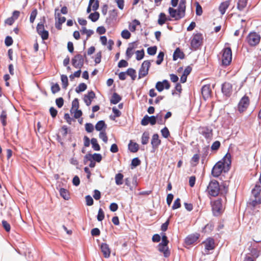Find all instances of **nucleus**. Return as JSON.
<instances>
[{"instance_id":"nucleus-21","label":"nucleus","mask_w":261,"mask_h":261,"mask_svg":"<svg viewBox=\"0 0 261 261\" xmlns=\"http://www.w3.org/2000/svg\"><path fill=\"white\" fill-rule=\"evenodd\" d=\"M137 47L136 42L129 43L126 51L127 59H129L134 54V49Z\"/></svg>"},{"instance_id":"nucleus-29","label":"nucleus","mask_w":261,"mask_h":261,"mask_svg":"<svg viewBox=\"0 0 261 261\" xmlns=\"http://www.w3.org/2000/svg\"><path fill=\"white\" fill-rule=\"evenodd\" d=\"M121 100V97L117 93H114L112 96L110 102L113 104H117Z\"/></svg>"},{"instance_id":"nucleus-56","label":"nucleus","mask_w":261,"mask_h":261,"mask_svg":"<svg viewBox=\"0 0 261 261\" xmlns=\"http://www.w3.org/2000/svg\"><path fill=\"white\" fill-rule=\"evenodd\" d=\"M37 10L36 9H35L34 10H33L31 13V15H30V21L31 23H33L35 19V18L37 16Z\"/></svg>"},{"instance_id":"nucleus-30","label":"nucleus","mask_w":261,"mask_h":261,"mask_svg":"<svg viewBox=\"0 0 261 261\" xmlns=\"http://www.w3.org/2000/svg\"><path fill=\"white\" fill-rule=\"evenodd\" d=\"M128 149L132 152H136L139 150V145L137 143H134L130 141L128 144Z\"/></svg>"},{"instance_id":"nucleus-48","label":"nucleus","mask_w":261,"mask_h":261,"mask_svg":"<svg viewBox=\"0 0 261 261\" xmlns=\"http://www.w3.org/2000/svg\"><path fill=\"white\" fill-rule=\"evenodd\" d=\"M60 90V87L58 83L53 84L51 87V91L53 94H55Z\"/></svg>"},{"instance_id":"nucleus-25","label":"nucleus","mask_w":261,"mask_h":261,"mask_svg":"<svg viewBox=\"0 0 261 261\" xmlns=\"http://www.w3.org/2000/svg\"><path fill=\"white\" fill-rule=\"evenodd\" d=\"M229 5H230V2L229 1H226L224 2H222L220 5L219 7V10L222 15H223L225 13L226 10L228 8Z\"/></svg>"},{"instance_id":"nucleus-13","label":"nucleus","mask_w":261,"mask_h":261,"mask_svg":"<svg viewBox=\"0 0 261 261\" xmlns=\"http://www.w3.org/2000/svg\"><path fill=\"white\" fill-rule=\"evenodd\" d=\"M221 91L226 97H230L232 93V85L229 82H225L222 85Z\"/></svg>"},{"instance_id":"nucleus-57","label":"nucleus","mask_w":261,"mask_h":261,"mask_svg":"<svg viewBox=\"0 0 261 261\" xmlns=\"http://www.w3.org/2000/svg\"><path fill=\"white\" fill-rule=\"evenodd\" d=\"M85 129L88 133H91L94 130V126L92 123H87L85 124Z\"/></svg>"},{"instance_id":"nucleus-11","label":"nucleus","mask_w":261,"mask_h":261,"mask_svg":"<svg viewBox=\"0 0 261 261\" xmlns=\"http://www.w3.org/2000/svg\"><path fill=\"white\" fill-rule=\"evenodd\" d=\"M36 30L38 34L41 36L43 40H47L48 38V32L45 30L43 23L40 22L38 23Z\"/></svg>"},{"instance_id":"nucleus-51","label":"nucleus","mask_w":261,"mask_h":261,"mask_svg":"<svg viewBox=\"0 0 261 261\" xmlns=\"http://www.w3.org/2000/svg\"><path fill=\"white\" fill-rule=\"evenodd\" d=\"M104 218H105L104 212H103V210H102V208H100L98 210L97 219L98 221H101L102 220H103L104 219Z\"/></svg>"},{"instance_id":"nucleus-50","label":"nucleus","mask_w":261,"mask_h":261,"mask_svg":"<svg viewBox=\"0 0 261 261\" xmlns=\"http://www.w3.org/2000/svg\"><path fill=\"white\" fill-rule=\"evenodd\" d=\"M164 57V53L162 51H160L157 57V60L156 63L158 65H160L163 61Z\"/></svg>"},{"instance_id":"nucleus-34","label":"nucleus","mask_w":261,"mask_h":261,"mask_svg":"<svg viewBox=\"0 0 261 261\" xmlns=\"http://www.w3.org/2000/svg\"><path fill=\"white\" fill-rule=\"evenodd\" d=\"M140 24V21L137 19H135L133 21L132 24L130 23L129 24V29L132 32H135L136 30V26L139 25Z\"/></svg>"},{"instance_id":"nucleus-2","label":"nucleus","mask_w":261,"mask_h":261,"mask_svg":"<svg viewBox=\"0 0 261 261\" xmlns=\"http://www.w3.org/2000/svg\"><path fill=\"white\" fill-rule=\"evenodd\" d=\"M186 0H180L177 9L169 7L168 12L170 16L175 20H179L185 16Z\"/></svg>"},{"instance_id":"nucleus-27","label":"nucleus","mask_w":261,"mask_h":261,"mask_svg":"<svg viewBox=\"0 0 261 261\" xmlns=\"http://www.w3.org/2000/svg\"><path fill=\"white\" fill-rule=\"evenodd\" d=\"M167 20H170V19L167 18L165 13H161L159 16L158 23L159 25H162Z\"/></svg>"},{"instance_id":"nucleus-36","label":"nucleus","mask_w":261,"mask_h":261,"mask_svg":"<svg viewBox=\"0 0 261 261\" xmlns=\"http://www.w3.org/2000/svg\"><path fill=\"white\" fill-rule=\"evenodd\" d=\"M149 135L147 132H144L141 137V143L143 145L147 144L149 141Z\"/></svg>"},{"instance_id":"nucleus-55","label":"nucleus","mask_w":261,"mask_h":261,"mask_svg":"<svg viewBox=\"0 0 261 261\" xmlns=\"http://www.w3.org/2000/svg\"><path fill=\"white\" fill-rule=\"evenodd\" d=\"M91 157L92 160L94 162L96 161L97 162H100L102 159L101 154L99 153H94L93 155H91Z\"/></svg>"},{"instance_id":"nucleus-54","label":"nucleus","mask_w":261,"mask_h":261,"mask_svg":"<svg viewBox=\"0 0 261 261\" xmlns=\"http://www.w3.org/2000/svg\"><path fill=\"white\" fill-rule=\"evenodd\" d=\"M121 35L122 37L125 39H129L131 36L130 33L127 30H123L121 32Z\"/></svg>"},{"instance_id":"nucleus-31","label":"nucleus","mask_w":261,"mask_h":261,"mask_svg":"<svg viewBox=\"0 0 261 261\" xmlns=\"http://www.w3.org/2000/svg\"><path fill=\"white\" fill-rule=\"evenodd\" d=\"M7 112L6 111H2L1 115H0V119L1 122L2 123V125L3 126H5L7 125Z\"/></svg>"},{"instance_id":"nucleus-4","label":"nucleus","mask_w":261,"mask_h":261,"mask_svg":"<svg viewBox=\"0 0 261 261\" xmlns=\"http://www.w3.org/2000/svg\"><path fill=\"white\" fill-rule=\"evenodd\" d=\"M222 202L221 198H218L211 202L212 212L214 216H219L223 213L224 209Z\"/></svg>"},{"instance_id":"nucleus-35","label":"nucleus","mask_w":261,"mask_h":261,"mask_svg":"<svg viewBox=\"0 0 261 261\" xmlns=\"http://www.w3.org/2000/svg\"><path fill=\"white\" fill-rule=\"evenodd\" d=\"M112 111L114 113V115L111 116L110 118L113 120H115L116 118L120 117L121 115V112L116 107L112 108Z\"/></svg>"},{"instance_id":"nucleus-63","label":"nucleus","mask_w":261,"mask_h":261,"mask_svg":"<svg viewBox=\"0 0 261 261\" xmlns=\"http://www.w3.org/2000/svg\"><path fill=\"white\" fill-rule=\"evenodd\" d=\"M180 200L179 198H177L174 202V203L172 206L173 210L177 209L180 207Z\"/></svg>"},{"instance_id":"nucleus-5","label":"nucleus","mask_w":261,"mask_h":261,"mask_svg":"<svg viewBox=\"0 0 261 261\" xmlns=\"http://www.w3.org/2000/svg\"><path fill=\"white\" fill-rule=\"evenodd\" d=\"M221 60L222 65L224 66H227L230 64L232 61V51L230 47H226L223 49Z\"/></svg>"},{"instance_id":"nucleus-43","label":"nucleus","mask_w":261,"mask_h":261,"mask_svg":"<svg viewBox=\"0 0 261 261\" xmlns=\"http://www.w3.org/2000/svg\"><path fill=\"white\" fill-rule=\"evenodd\" d=\"M87 88V86L85 83H81L79 85V86L75 88V91L77 93H80L81 92L84 91L86 90Z\"/></svg>"},{"instance_id":"nucleus-52","label":"nucleus","mask_w":261,"mask_h":261,"mask_svg":"<svg viewBox=\"0 0 261 261\" xmlns=\"http://www.w3.org/2000/svg\"><path fill=\"white\" fill-rule=\"evenodd\" d=\"M157 50V47L156 46L149 47L147 48V53L151 56L154 55Z\"/></svg>"},{"instance_id":"nucleus-1","label":"nucleus","mask_w":261,"mask_h":261,"mask_svg":"<svg viewBox=\"0 0 261 261\" xmlns=\"http://www.w3.org/2000/svg\"><path fill=\"white\" fill-rule=\"evenodd\" d=\"M231 163V155L229 153H227L221 161L214 165L212 170V175L214 177H218L223 171L227 172L230 169Z\"/></svg>"},{"instance_id":"nucleus-41","label":"nucleus","mask_w":261,"mask_h":261,"mask_svg":"<svg viewBox=\"0 0 261 261\" xmlns=\"http://www.w3.org/2000/svg\"><path fill=\"white\" fill-rule=\"evenodd\" d=\"M89 19H90L92 21L95 22L99 18V13L98 12H95L94 13H91L89 16Z\"/></svg>"},{"instance_id":"nucleus-46","label":"nucleus","mask_w":261,"mask_h":261,"mask_svg":"<svg viewBox=\"0 0 261 261\" xmlns=\"http://www.w3.org/2000/svg\"><path fill=\"white\" fill-rule=\"evenodd\" d=\"M79 103L77 98H75L72 102V108L70 109L71 113H73V111L74 110L79 109Z\"/></svg>"},{"instance_id":"nucleus-15","label":"nucleus","mask_w":261,"mask_h":261,"mask_svg":"<svg viewBox=\"0 0 261 261\" xmlns=\"http://www.w3.org/2000/svg\"><path fill=\"white\" fill-rule=\"evenodd\" d=\"M199 237L200 234L198 233L189 234L186 238L185 243L187 245H191L195 243Z\"/></svg>"},{"instance_id":"nucleus-59","label":"nucleus","mask_w":261,"mask_h":261,"mask_svg":"<svg viewBox=\"0 0 261 261\" xmlns=\"http://www.w3.org/2000/svg\"><path fill=\"white\" fill-rule=\"evenodd\" d=\"M141 164L140 160L138 158H135L133 159L132 161L131 166L133 167H136Z\"/></svg>"},{"instance_id":"nucleus-23","label":"nucleus","mask_w":261,"mask_h":261,"mask_svg":"<svg viewBox=\"0 0 261 261\" xmlns=\"http://www.w3.org/2000/svg\"><path fill=\"white\" fill-rule=\"evenodd\" d=\"M161 141L159 139V135L157 134H154L151 139V144L152 148H156L160 145Z\"/></svg>"},{"instance_id":"nucleus-12","label":"nucleus","mask_w":261,"mask_h":261,"mask_svg":"<svg viewBox=\"0 0 261 261\" xmlns=\"http://www.w3.org/2000/svg\"><path fill=\"white\" fill-rule=\"evenodd\" d=\"M250 103L249 98L248 96L245 95L240 100L238 108L240 113L244 112L248 107Z\"/></svg>"},{"instance_id":"nucleus-10","label":"nucleus","mask_w":261,"mask_h":261,"mask_svg":"<svg viewBox=\"0 0 261 261\" xmlns=\"http://www.w3.org/2000/svg\"><path fill=\"white\" fill-rule=\"evenodd\" d=\"M202 35L200 33H197L194 35L191 41V45L193 48L197 49L202 42Z\"/></svg>"},{"instance_id":"nucleus-22","label":"nucleus","mask_w":261,"mask_h":261,"mask_svg":"<svg viewBox=\"0 0 261 261\" xmlns=\"http://www.w3.org/2000/svg\"><path fill=\"white\" fill-rule=\"evenodd\" d=\"M158 250L164 253L165 257H168L170 254L167 245L162 244H159L158 246Z\"/></svg>"},{"instance_id":"nucleus-49","label":"nucleus","mask_w":261,"mask_h":261,"mask_svg":"<svg viewBox=\"0 0 261 261\" xmlns=\"http://www.w3.org/2000/svg\"><path fill=\"white\" fill-rule=\"evenodd\" d=\"M221 143L219 141H216L212 144L211 146V150L212 151H217L220 148Z\"/></svg>"},{"instance_id":"nucleus-38","label":"nucleus","mask_w":261,"mask_h":261,"mask_svg":"<svg viewBox=\"0 0 261 261\" xmlns=\"http://www.w3.org/2000/svg\"><path fill=\"white\" fill-rule=\"evenodd\" d=\"M60 194L64 199L68 200L69 198V194L68 191L64 188H61L60 190Z\"/></svg>"},{"instance_id":"nucleus-45","label":"nucleus","mask_w":261,"mask_h":261,"mask_svg":"<svg viewBox=\"0 0 261 261\" xmlns=\"http://www.w3.org/2000/svg\"><path fill=\"white\" fill-rule=\"evenodd\" d=\"M62 87L64 89H66L68 85V77L66 75H62L61 76Z\"/></svg>"},{"instance_id":"nucleus-62","label":"nucleus","mask_w":261,"mask_h":261,"mask_svg":"<svg viewBox=\"0 0 261 261\" xmlns=\"http://www.w3.org/2000/svg\"><path fill=\"white\" fill-rule=\"evenodd\" d=\"M99 138L102 139V140L105 143H107L108 142V137L107 134L105 132H100L99 133Z\"/></svg>"},{"instance_id":"nucleus-53","label":"nucleus","mask_w":261,"mask_h":261,"mask_svg":"<svg viewBox=\"0 0 261 261\" xmlns=\"http://www.w3.org/2000/svg\"><path fill=\"white\" fill-rule=\"evenodd\" d=\"M136 59L137 60H140L144 58V51L143 49L141 50H137L136 52Z\"/></svg>"},{"instance_id":"nucleus-28","label":"nucleus","mask_w":261,"mask_h":261,"mask_svg":"<svg viewBox=\"0 0 261 261\" xmlns=\"http://www.w3.org/2000/svg\"><path fill=\"white\" fill-rule=\"evenodd\" d=\"M199 159L200 155L199 154H195L190 160L191 166L193 167L196 166L199 163Z\"/></svg>"},{"instance_id":"nucleus-58","label":"nucleus","mask_w":261,"mask_h":261,"mask_svg":"<svg viewBox=\"0 0 261 261\" xmlns=\"http://www.w3.org/2000/svg\"><path fill=\"white\" fill-rule=\"evenodd\" d=\"M161 134L162 136L165 138H167L170 136L169 131L166 127L161 130Z\"/></svg>"},{"instance_id":"nucleus-39","label":"nucleus","mask_w":261,"mask_h":261,"mask_svg":"<svg viewBox=\"0 0 261 261\" xmlns=\"http://www.w3.org/2000/svg\"><path fill=\"white\" fill-rule=\"evenodd\" d=\"M127 75L130 76L132 80L134 81L136 78V70L133 68H129L126 71Z\"/></svg>"},{"instance_id":"nucleus-47","label":"nucleus","mask_w":261,"mask_h":261,"mask_svg":"<svg viewBox=\"0 0 261 261\" xmlns=\"http://www.w3.org/2000/svg\"><path fill=\"white\" fill-rule=\"evenodd\" d=\"M85 160L87 161H89L90 162L89 166L90 168H94L95 166V162L92 160L91 154H86L85 156Z\"/></svg>"},{"instance_id":"nucleus-60","label":"nucleus","mask_w":261,"mask_h":261,"mask_svg":"<svg viewBox=\"0 0 261 261\" xmlns=\"http://www.w3.org/2000/svg\"><path fill=\"white\" fill-rule=\"evenodd\" d=\"M13 43V40L11 37L8 36L6 37L5 40V43L7 46H11V45H12Z\"/></svg>"},{"instance_id":"nucleus-19","label":"nucleus","mask_w":261,"mask_h":261,"mask_svg":"<svg viewBox=\"0 0 261 261\" xmlns=\"http://www.w3.org/2000/svg\"><path fill=\"white\" fill-rule=\"evenodd\" d=\"M95 97V94L93 91H90L85 94L84 97V101L86 105L89 106L92 102V100Z\"/></svg>"},{"instance_id":"nucleus-64","label":"nucleus","mask_w":261,"mask_h":261,"mask_svg":"<svg viewBox=\"0 0 261 261\" xmlns=\"http://www.w3.org/2000/svg\"><path fill=\"white\" fill-rule=\"evenodd\" d=\"M196 14L197 15L200 16L202 14V9L198 3H197L196 7Z\"/></svg>"},{"instance_id":"nucleus-7","label":"nucleus","mask_w":261,"mask_h":261,"mask_svg":"<svg viewBox=\"0 0 261 261\" xmlns=\"http://www.w3.org/2000/svg\"><path fill=\"white\" fill-rule=\"evenodd\" d=\"M204 246V254H209L210 251L213 250L215 248V243L214 239L212 238H208L202 242Z\"/></svg>"},{"instance_id":"nucleus-24","label":"nucleus","mask_w":261,"mask_h":261,"mask_svg":"<svg viewBox=\"0 0 261 261\" xmlns=\"http://www.w3.org/2000/svg\"><path fill=\"white\" fill-rule=\"evenodd\" d=\"M55 18H58V23L56 24V27L58 30H60L61 29V24L66 21V18L64 16H61L60 13H58L57 14L56 13H55Z\"/></svg>"},{"instance_id":"nucleus-37","label":"nucleus","mask_w":261,"mask_h":261,"mask_svg":"<svg viewBox=\"0 0 261 261\" xmlns=\"http://www.w3.org/2000/svg\"><path fill=\"white\" fill-rule=\"evenodd\" d=\"M260 192L261 188L258 185H255L254 188L252 190V193L256 198L260 195Z\"/></svg>"},{"instance_id":"nucleus-61","label":"nucleus","mask_w":261,"mask_h":261,"mask_svg":"<svg viewBox=\"0 0 261 261\" xmlns=\"http://www.w3.org/2000/svg\"><path fill=\"white\" fill-rule=\"evenodd\" d=\"M2 225L4 229L7 232H9L11 229V226L9 223L7 222L6 220L2 221Z\"/></svg>"},{"instance_id":"nucleus-16","label":"nucleus","mask_w":261,"mask_h":261,"mask_svg":"<svg viewBox=\"0 0 261 261\" xmlns=\"http://www.w3.org/2000/svg\"><path fill=\"white\" fill-rule=\"evenodd\" d=\"M150 123L151 125H153L156 123V118L154 116H148L145 115L141 120V124L143 126H146Z\"/></svg>"},{"instance_id":"nucleus-3","label":"nucleus","mask_w":261,"mask_h":261,"mask_svg":"<svg viewBox=\"0 0 261 261\" xmlns=\"http://www.w3.org/2000/svg\"><path fill=\"white\" fill-rule=\"evenodd\" d=\"M220 191V186L219 182L215 180H211L206 190V192L209 196L217 197L219 195Z\"/></svg>"},{"instance_id":"nucleus-9","label":"nucleus","mask_w":261,"mask_h":261,"mask_svg":"<svg viewBox=\"0 0 261 261\" xmlns=\"http://www.w3.org/2000/svg\"><path fill=\"white\" fill-rule=\"evenodd\" d=\"M150 66V62L148 60L144 61L139 71V79L145 77L148 74V70Z\"/></svg>"},{"instance_id":"nucleus-17","label":"nucleus","mask_w":261,"mask_h":261,"mask_svg":"<svg viewBox=\"0 0 261 261\" xmlns=\"http://www.w3.org/2000/svg\"><path fill=\"white\" fill-rule=\"evenodd\" d=\"M170 87V85L169 82L164 80L163 82H158L155 85V88L159 92L162 91L164 88L169 89Z\"/></svg>"},{"instance_id":"nucleus-33","label":"nucleus","mask_w":261,"mask_h":261,"mask_svg":"<svg viewBox=\"0 0 261 261\" xmlns=\"http://www.w3.org/2000/svg\"><path fill=\"white\" fill-rule=\"evenodd\" d=\"M123 175L121 173H117L116 174L115 179V182L117 185H121L123 184Z\"/></svg>"},{"instance_id":"nucleus-8","label":"nucleus","mask_w":261,"mask_h":261,"mask_svg":"<svg viewBox=\"0 0 261 261\" xmlns=\"http://www.w3.org/2000/svg\"><path fill=\"white\" fill-rule=\"evenodd\" d=\"M199 133L206 140H211L213 136V130L208 126H200L198 128Z\"/></svg>"},{"instance_id":"nucleus-44","label":"nucleus","mask_w":261,"mask_h":261,"mask_svg":"<svg viewBox=\"0 0 261 261\" xmlns=\"http://www.w3.org/2000/svg\"><path fill=\"white\" fill-rule=\"evenodd\" d=\"M247 0H239L237 7L239 10H242L246 6Z\"/></svg>"},{"instance_id":"nucleus-18","label":"nucleus","mask_w":261,"mask_h":261,"mask_svg":"<svg viewBox=\"0 0 261 261\" xmlns=\"http://www.w3.org/2000/svg\"><path fill=\"white\" fill-rule=\"evenodd\" d=\"M212 90L210 85H205L201 88V94L204 99L208 98L211 95Z\"/></svg>"},{"instance_id":"nucleus-20","label":"nucleus","mask_w":261,"mask_h":261,"mask_svg":"<svg viewBox=\"0 0 261 261\" xmlns=\"http://www.w3.org/2000/svg\"><path fill=\"white\" fill-rule=\"evenodd\" d=\"M100 249L105 258H108L110 257L111 250L108 244L105 243H102L100 245Z\"/></svg>"},{"instance_id":"nucleus-32","label":"nucleus","mask_w":261,"mask_h":261,"mask_svg":"<svg viewBox=\"0 0 261 261\" xmlns=\"http://www.w3.org/2000/svg\"><path fill=\"white\" fill-rule=\"evenodd\" d=\"M82 34H86L87 35L86 39H88L89 37L94 33L93 31L91 30H87L86 27H84L82 28L81 30Z\"/></svg>"},{"instance_id":"nucleus-14","label":"nucleus","mask_w":261,"mask_h":261,"mask_svg":"<svg viewBox=\"0 0 261 261\" xmlns=\"http://www.w3.org/2000/svg\"><path fill=\"white\" fill-rule=\"evenodd\" d=\"M72 65L76 68L81 69L84 65V58L82 55H75L71 61Z\"/></svg>"},{"instance_id":"nucleus-42","label":"nucleus","mask_w":261,"mask_h":261,"mask_svg":"<svg viewBox=\"0 0 261 261\" xmlns=\"http://www.w3.org/2000/svg\"><path fill=\"white\" fill-rule=\"evenodd\" d=\"M104 127H106V125L103 120L99 121L95 125V129L97 131H101Z\"/></svg>"},{"instance_id":"nucleus-40","label":"nucleus","mask_w":261,"mask_h":261,"mask_svg":"<svg viewBox=\"0 0 261 261\" xmlns=\"http://www.w3.org/2000/svg\"><path fill=\"white\" fill-rule=\"evenodd\" d=\"M92 148L94 150L99 151L100 149L99 145L98 144L96 138H92L91 140Z\"/></svg>"},{"instance_id":"nucleus-6","label":"nucleus","mask_w":261,"mask_h":261,"mask_svg":"<svg viewBox=\"0 0 261 261\" xmlns=\"http://www.w3.org/2000/svg\"><path fill=\"white\" fill-rule=\"evenodd\" d=\"M260 40V35L256 32H250L246 37V41L250 46H254L259 43Z\"/></svg>"},{"instance_id":"nucleus-26","label":"nucleus","mask_w":261,"mask_h":261,"mask_svg":"<svg viewBox=\"0 0 261 261\" xmlns=\"http://www.w3.org/2000/svg\"><path fill=\"white\" fill-rule=\"evenodd\" d=\"M185 58L184 53L180 50L179 48H177L174 51L173 59V60L175 61L178 59H182Z\"/></svg>"}]
</instances>
